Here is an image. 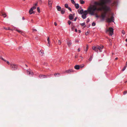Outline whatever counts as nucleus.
<instances>
[{"label": "nucleus", "mask_w": 127, "mask_h": 127, "mask_svg": "<svg viewBox=\"0 0 127 127\" xmlns=\"http://www.w3.org/2000/svg\"><path fill=\"white\" fill-rule=\"evenodd\" d=\"M78 12L80 14H82L84 13V11L83 9H82L81 10H79V9H78Z\"/></svg>", "instance_id": "obj_7"}, {"label": "nucleus", "mask_w": 127, "mask_h": 127, "mask_svg": "<svg viewBox=\"0 0 127 127\" xmlns=\"http://www.w3.org/2000/svg\"><path fill=\"white\" fill-rule=\"evenodd\" d=\"M93 58V57L91 56L90 58L89 59V60L90 61H91L92 60V59Z\"/></svg>", "instance_id": "obj_34"}, {"label": "nucleus", "mask_w": 127, "mask_h": 127, "mask_svg": "<svg viewBox=\"0 0 127 127\" xmlns=\"http://www.w3.org/2000/svg\"><path fill=\"white\" fill-rule=\"evenodd\" d=\"M122 32L123 35H124L125 34V32L124 30H122Z\"/></svg>", "instance_id": "obj_30"}, {"label": "nucleus", "mask_w": 127, "mask_h": 127, "mask_svg": "<svg viewBox=\"0 0 127 127\" xmlns=\"http://www.w3.org/2000/svg\"><path fill=\"white\" fill-rule=\"evenodd\" d=\"M79 1L81 4H83L85 3V1L82 0H80Z\"/></svg>", "instance_id": "obj_21"}, {"label": "nucleus", "mask_w": 127, "mask_h": 127, "mask_svg": "<svg viewBox=\"0 0 127 127\" xmlns=\"http://www.w3.org/2000/svg\"><path fill=\"white\" fill-rule=\"evenodd\" d=\"M69 19L70 20H72L73 19V17L72 14H70L69 16Z\"/></svg>", "instance_id": "obj_15"}, {"label": "nucleus", "mask_w": 127, "mask_h": 127, "mask_svg": "<svg viewBox=\"0 0 127 127\" xmlns=\"http://www.w3.org/2000/svg\"><path fill=\"white\" fill-rule=\"evenodd\" d=\"M61 13L62 14H63L65 12V9L64 8H62L61 10Z\"/></svg>", "instance_id": "obj_18"}, {"label": "nucleus", "mask_w": 127, "mask_h": 127, "mask_svg": "<svg viewBox=\"0 0 127 127\" xmlns=\"http://www.w3.org/2000/svg\"><path fill=\"white\" fill-rule=\"evenodd\" d=\"M77 19V18H75L74 19V21H75Z\"/></svg>", "instance_id": "obj_51"}, {"label": "nucleus", "mask_w": 127, "mask_h": 127, "mask_svg": "<svg viewBox=\"0 0 127 127\" xmlns=\"http://www.w3.org/2000/svg\"><path fill=\"white\" fill-rule=\"evenodd\" d=\"M80 66L78 65H75L74 66V68L76 69H78L80 68Z\"/></svg>", "instance_id": "obj_13"}, {"label": "nucleus", "mask_w": 127, "mask_h": 127, "mask_svg": "<svg viewBox=\"0 0 127 127\" xmlns=\"http://www.w3.org/2000/svg\"><path fill=\"white\" fill-rule=\"evenodd\" d=\"M33 20H31V22H33Z\"/></svg>", "instance_id": "obj_61"}, {"label": "nucleus", "mask_w": 127, "mask_h": 127, "mask_svg": "<svg viewBox=\"0 0 127 127\" xmlns=\"http://www.w3.org/2000/svg\"><path fill=\"white\" fill-rule=\"evenodd\" d=\"M16 30L20 33H22V32L21 31L18 30L17 29H16Z\"/></svg>", "instance_id": "obj_24"}, {"label": "nucleus", "mask_w": 127, "mask_h": 127, "mask_svg": "<svg viewBox=\"0 0 127 127\" xmlns=\"http://www.w3.org/2000/svg\"><path fill=\"white\" fill-rule=\"evenodd\" d=\"M6 62L8 64H10V63L9 62L6 61Z\"/></svg>", "instance_id": "obj_43"}, {"label": "nucleus", "mask_w": 127, "mask_h": 127, "mask_svg": "<svg viewBox=\"0 0 127 127\" xmlns=\"http://www.w3.org/2000/svg\"><path fill=\"white\" fill-rule=\"evenodd\" d=\"M90 21V19L89 18H88L87 21V23H88Z\"/></svg>", "instance_id": "obj_40"}, {"label": "nucleus", "mask_w": 127, "mask_h": 127, "mask_svg": "<svg viewBox=\"0 0 127 127\" xmlns=\"http://www.w3.org/2000/svg\"><path fill=\"white\" fill-rule=\"evenodd\" d=\"M29 13H30V14H32V13H34L33 12V11H31V12H29Z\"/></svg>", "instance_id": "obj_36"}, {"label": "nucleus", "mask_w": 127, "mask_h": 127, "mask_svg": "<svg viewBox=\"0 0 127 127\" xmlns=\"http://www.w3.org/2000/svg\"><path fill=\"white\" fill-rule=\"evenodd\" d=\"M73 70L71 69H69L68 70L66 71L65 72L66 73H69L70 72H73Z\"/></svg>", "instance_id": "obj_12"}, {"label": "nucleus", "mask_w": 127, "mask_h": 127, "mask_svg": "<svg viewBox=\"0 0 127 127\" xmlns=\"http://www.w3.org/2000/svg\"><path fill=\"white\" fill-rule=\"evenodd\" d=\"M57 23H56V22H55L54 23V25L55 26H57Z\"/></svg>", "instance_id": "obj_47"}, {"label": "nucleus", "mask_w": 127, "mask_h": 127, "mask_svg": "<svg viewBox=\"0 0 127 127\" xmlns=\"http://www.w3.org/2000/svg\"><path fill=\"white\" fill-rule=\"evenodd\" d=\"M126 40V42H127V40Z\"/></svg>", "instance_id": "obj_64"}, {"label": "nucleus", "mask_w": 127, "mask_h": 127, "mask_svg": "<svg viewBox=\"0 0 127 127\" xmlns=\"http://www.w3.org/2000/svg\"><path fill=\"white\" fill-rule=\"evenodd\" d=\"M32 31H36V30H35V29H33L32 30Z\"/></svg>", "instance_id": "obj_53"}, {"label": "nucleus", "mask_w": 127, "mask_h": 127, "mask_svg": "<svg viewBox=\"0 0 127 127\" xmlns=\"http://www.w3.org/2000/svg\"><path fill=\"white\" fill-rule=\"evenodd\" d=\"M57 10L58 11H60L61 10V7L59 6H57L56 7Z\"/></svg>", "instance_id": "obj_16"}, {"label": "nucleus", "mask_w": 127, "mask_h": 127, "mask_svg": "<svg viewBox=\"0 0 127 127\" xmlns=\"http://www.w3.org/2000/svg\"><path fill=\"white\" fill-rule=\"evenodd\" d=\"M10 67L13 70H15L17 69L18 65L15 64H10Z\"/></svg>", "instance_id": "obj_4"}, {"label": "nucleus", "mask_w": 127, "mask_h": 127, "mask_svg": "<svg viewBox=\"0 0 127 127\" xmlns=\"http://www.w3.org/2000/svg\"><path fill=\"white\" fill-rule=\"evenodd\" d=\"M111 0H100L99 1H95L94 2V4L96 5H103L107 6L106 4L110 5L111 6L116 5V2L114 1L111 3Z\"/></svg>", "instance_id": "obj_2"}, {"label": "nucleus", "mask_w": 127, "mask_h": 127, "mask_svg": "<svg viewBox=\"0 0 127 127\" xmlns=\"http://www.w3.org/2000/svg\"><path fill=\"white\" fill-rule=\"evenodd\" d=\"M95 25V23L94 22H93L92 24V26H94Z\"/></svg>", "instance_id": "obj_32"}, {"label": "nucleus", "mask_w": 127, "mask_h": 127, "mask_svg": "<svg viewBox=\"0 0 127 127\" xmlns=\"http://www.w3.org/2000/svg\"><path fill=\"white\" fill-rule=\"evenodd\" d=\"M67 8L70 11H71V9L70 7H68Z\"/></svg>", "instance_id": "obj_41"}, {"label": "nucleus", "mask_w": 127, "mask_h": 127, "mask_svg": "<svg viewBox=\"0 0 127 127\" xmlns=\"http://www.w3.org/2000/svg\"><path fill=\"white\" fill-rule=\"evenodd\" d=\"M36 9V7L35 6H33L32 7L29 11V12H30L31 11H33L34 9Z\"/></svg>", "instance_id": "obj_14"}, {"label": "nucleus", "mask_w": 127, "mask_h": 127, "mask_svg": "<svg viewBox=\"0 0 127 127\" xmlns=\"http://www.w3.org/2000/svg\"><path fill=\"white\" fill-rule=\"evenodd\" d=\"M37 10L39 13L40 12V9L39 7H37Z\"/></svg>", "instance_id": "obj_25"}, {"label": "nucleus", "mask_w": 127, "mask_h": 127, "mask_svg": "<svg viewBox=\"0 0 127 127\" xmlns=\"http://www.w3.org/2000/svg\"><path fill=\"white\" fill-rule=\"evenodd\" d=\"M78 52H79L80 51V48H79L78 49Z\"/></svg>", "instance_id": "obj_42"}, {"label": "nucleus", "mask_w": 127, "mask_h": 127, "mask_svg": "<svg viewBox=\"0 0 127 127\" xmlns=\"http://www.w3.org/2000/svg\"><path fill=\"white\" fill-rule=\"evenodd\" d=\"M44 54V52L43 50H41L39 52V54L41 56H42Z\"/></svg>", "instance_id": "obj_17"}, {"label": "nucleus", "mask_w": 127, "mask_h": 127, "mask_svg": "<svg viewBox=\"0 0 127 127\" xmlns=\"http://www.w3.org/2000/svg\"><path fill=\"white\" fill-rule=\"evenodd\" d=\"M49 37H48L47 40H49Z\"/></svg>", "instance_id": "obj_59"}, {"label": "nucleus", "mask_w": 127, "mask_h": 127, "mask_svg": "<svg viewBox=\"0 0 127 127\" xmlns=\"http://www.w3.org/2000/svg\"><path fill=\"white\" fill-rule=\"evenodd\" d=\"M95 51L97 52V53H98V51L97 49L96 46H93L92 48Z\"/></svg>", "instance_id": "obj_10"}, {"label": "nucleus", "mask_w": 127, "mask_h": 127, "mask_svg": "<svg viewBox=\"0 0 127 127\" xmlns=\"http://www.w3.org/2000/svg\"><path fill=\"white\" fill-rule=\"evenodd\" d=\"M91 6L88 7L87 10L84 11V13L82 14V17L85 19L86 18V15L88 14V12L91 15H94L95 13V11L96 10L97 11H102L103 10L104 11L102 12L101 15L100 17L102 19L104 20L106 18V20L107 22L110 23L111 22H114V17L113 14H112L110 18L108 17H106V15L107 12H110L111 11L110 8L109 6H104L103 5H99L95 4Z\"/></svg>", "instance_id": "obj_1"}, {"label": "nucleus", "mask_w": 127, "mask_h": 127, "mask_svg": "<svg viewBox=\"0 0 127 127\" xmlns=\"http://www.w3.org/2000/svg\"><path fill=\"white\" fill-rule=\"evenodd\" d=\"M106 33H108L109 35L112 36L113 34V29L112 28H109V29L106 30Z\"/></svg>", "instance_id": "obj_3"}, {"label": "nucleus", "mask_w": 127, "mask_h": 127, "mask_svg": "<svg viewBox=\"0 0 127 127\" xmlns=\"http://www.w3.org/2000/svg\"><path fill=\"white\" fill-rule=\"evenodd\" d=\"M52 3V0H48V5L49 7H51Z\"/></svg>", "instance_id": "obj_8"}, {"label": "nucleus", "mask_w": 127, "mask_h": 127, "mask_svg": "<svg viewBox=\"0 0 127 127\" xmlns=\"http://www.w3.org/2000/svg\"><path fill=\"white\" fill-rule=\"evenodd\" d=\"M67 44L68 46L70 47L72 44V43L70 41H68L67 42Z\"/></svg>", "instance_id": "obj_11"}, {"label": "nucleus", "mask_w": 127, "mask_h": 127, "mask_svg": "<svg viewBox=\"0 0 127 127\" xmlns=\"http://www.w3.org/2000/svg\"><path fill=\"white\" fill-rule=\"evenodd\" d=\"M87 47L86 50V52L88 50V46L87 45Z\"/></svg>", "instance_id": "obj_33"}, {"label": "nucleus", "mask_w": 127, "mask_h": 127, "mask_svg": "<svg viewBox=\"0 0 127 127\" xmlns=\"http://www.w3.org/2000/svg\"><path fill=\"white\" fill-rule=\"evenodd\" d=\"M118 59V58H116L115 59V60H117V59Z\"/></svg>", "instance_id": "obj_54"}, {"label": "nucleus", "mask_w": 127, "mask_h": 127, "mask_svg": "<svg viewBox=\"0 0 127 127\" xmlns=\"http://www.w3.org/2000/svg\"><path fill=\"white\" fill-rule=\"evenodd\" d=\"M127 93V91H125L123 93L124 95H125Z\"/></svg>", "instance_id": "obj_39"}, {"label": "nucleus", "mask_w": 127, "mask_h": 127, "mask_svg": "<svg viewBox=\"0 0 127 127\" xmlns=\"http://www.w3.org/2000/svg\"><path fill=\"white\" fill-rule=\"evenodd\" d=\"M4 29H5L6 30H11L12 31H13V29H10V28L9 27H8V28H4Z\"/></svg>", "instance_id": "obj_22"}, {"label": "nucleus", "mask_w": 127, "mask_h": 127, "mask_svg": "<svg viewBox=\"0 0 127 127\" xmlns=\"http://www.w3.org/2000/svg\"><path fill=\"white\" fill-rule=\"evenodd\" d=\"M61 40H58V43L59 45H60L61 44Z\"/></svg>", "instance_id": "obj_27"}, {"label": "nucleus", "mask_w": 127, "mask_h": 127, "mask_svg": "<svg viewBox=\"0 0 127 127\" xmlns=\"http://www.w3.org/2000/svg\"><path fill=\"white\" fill-rule=\"evenodd\" d=\"M71 2L72 4H75V1L73 0H71Z\"/></svg>", "instance_id": "obj_28"}, {"label": "nucleus", "mask_w": 127, "mask_h": 127, "mask_svg": "<svg viewBox=\"0 0 127 127\" xmlns=\"http://www.w3.org/2000/svg\"><path fill=\"white\" fill-rule=\"evenodd\" d=\"M96 47L98 50H99V52H101L102 51L101 50L103 48V46L102 45H101L99 46L98 45H96Z\"/></svg>", "instance_id": "obj_5"}, {"label": "nucleus", "mask_w": 127, "mask_h": 127, "mask_svg": "<svg viewBox=\"0 0 127 127\" xmlns=\"http://www.w3.org/2000/svg\"><path fill=\"white\" fill-rule=\"evenodd\" d=\"M22 19L23 20H24L25 19L24 18V17H22Z\"/></svg>", "instance_id": "obj_57"}, {"label": "nucleus", "mask_w": 127, "mask_h": 127, "mask_svg": "<svg viewBox=\"0 0 127 127\" xmlns=\"http://www.w3.org/2000/svg\"><path fill=\"white\" fill-rule=\"evenodd\" d=\"M79 41L78 40H76L75 41V42L76 43H78Z\"/></svg>", "instance_id": "obj_45"}, {"label": "nucleus", "mask_w": 127, "mask_h": 127, "mask_svg": "<svg viewBox=\"0 0 127 127\" xmlns=\"http://www.w3.org/2000/svg\"><path fill=\"white\" fill-rule=\"evenodd\" d=\"M78 31L79 32V33H80L81 32V31H80V30H78Z\"/></svg>", "instance_id": "obj_56"}, {"label": "nucleus", "mask_w": 127, "mask_h": 127, "mask_svg": "<svg viewBox=\"0 0 127 127\" xmlns=\"http://www.w3.org/2000/svg\"><path fill=\"white\" fill-rule=\"evenodd\" d=\"M65 6L66 8H67L68 7V5L67 4H65Z\"/></svg>", "instance_id": "obj_29"}, {"label": "nucleus", "mask_w": 127, "mask_h": 127, "mask_svg": "<svg viewBox=\"0 0 127 127\" xmlns=\"http://www.w3.org/2000/svg\"><path fill=\"white\" fill-rule=\"evenodd\" d=\"M46 43H47V45L48 46H49L50 45V40H46Z\"/></svg>", "instance_id": "obj_19"}, {"label": "nucleus", "mask_w": 127, "mask_h": 127, "mask_svg": "<svg viewBox=\"0 0 127 127\" xmlns=\"http://www.w3.org/2000/svg\"><path fill=\"white\" fill-rule=\"evenodd\" d=\"M126 66H125L124 68L122 69V71H124L126 69Z\"/></svg>", "instance_id": "obj_35"}, {"label": "nucleus", "mask_w": 127, "mask_h": 127, "mask_svg": "<svg viewBox=\"0 0 127 127\" xmlns=\"http://www.w3.org/2000/svg\"><path fill=\"white\" fill-rule=\"evenodd\" d=\"M26 66H27V65L26 64Z\"/></svg>", "instance_id": "obj_63"}, {"label": "nucleus", "mask_w": 127, "mask_h": 127, "mask_svg": "<svg viewBox=\"0 0 127 127\" xmlns=\"http://www.w3.org/2000/svg\"><path fill=\"white\" fill-rule=\"evenodd\" d=\"M36 39H39V38L38 37H35Z\"/></svg>", "instance_id": "obj_46"}, {"label": "nucleus", "mask_w": 127, "mask_h": 127, "mask_svg": "<svg viewBox=\"0 0 127 127\" xmlns=\"http://www.w3.org/2000/svg\"><path fill=\"white\" fill-rule=\"evenodd\" d=\"M72 30H73V29H74V28H73V27H72Z\"/></svg>", "instance_id": "obj_60"}, {"label": "nucleus", "mask_w": 127, "mask_h": 127, "mask_svg": "<svg viewBox=\"0 0 127 127\" xmlns=\"http://www.w3.org/2000/svg\"><path fill=\"white\" fill-rule=\"evenodd\" d=\"M81 57V58H82L83 57Z\"/></svg>", "instance_id": "obj_62"}, {"label": "nucleus", "mask_w": 127, "mask_h": 127, "mask_svg": "<svg viewBox=\"0 0 127 127\" xmlns=\"http://www.w3.org/2000/svg\"><path fill=\"white\" fill-rule=\"evenodd\" d=\"M57 75H58V76H59L60 75V74L59 73H56L54 74V75L55 76H56Z\"/></svg>", "instance_id": "obj_23"}, {"label": "nucleus", "mask_w": 127, "mask_h": 127, "mask_svg": "<svg viewBox=\"0 0 127 127\" xmlns=\"http://www.w3.org/2000/svg\"><path fill=\"white\" fill-rule=\"evenodd\" d=\"M37 3H35L34 4V5L35 6H37Z\"/></svg>", "instance_id": "obj_44"}, {"label": "nucleus", "mask_w": 127, "mask_h": 127, "mask_svg": "<svg viewBox=\"0 0 127 127\" xmlns=\"http://www.w3.org/2000/svg\"><path fill=\"white\" fill-rule=\"evenodd\" d=\"M0 58L2 60L4 61L5 62H6V61L5 60H4L3 58L1 57Z\"/></svg>", "instance_id": "obj_37"}, {"label": "nucleus", "mask_w": 127, "mask_h": 127, "mask_svg": "<svg viewBox=\"0 0 127 127\" xmlns=\"http://www.w3.org/2000/svg\"><path fill=\"white\" fill-rule=\"evenodd\" d=\"M22 48V47H19V49H21Z\"/></svg>", "instance_id": "obj_52"}, {"label": "nucleus", "mask_w": 127, "mask_h": 127, "mask_svg": "<svg viewBox=\"0 0 127 127\" xmlns=\"http://www.w3.org/2000/svg\"><path fill=\"white\" fill-rule=\"evenodd\" d=\"M96 17L98 18L99 17V16L97 14H96Z\"/></svg>", "instance_id": "obj_50"}, {"label": "nucleus", "mask_w": 127, "mask_h": 127, "mask_svg": "<svg viewBox=\"0 0 127 127\" xmlns=\"http://www.w3.org/2000/svg\"><path fill=\"white\" fill-rule=\"evenodd\" d=\"M75 7L77 9H78L79 7V5L77 3H75Z\"/></svg>", "instance_id": "obj_20"}, {"label": "nucleus", "mask_w": 127, "mask_h": 127, "mask_svg": "<svg viewBox=\"0 0 127 127\" xmlns=\"http://www.w3.org/2000/svg\"><path fill=\"white\" fill-rule=\"evenodd\" d=\"M39 77L40 79L46 78H47V76L43 75H40L39 76Z\"/></svg>", "instance_id": "obj_9"}, {"label": "nucleus", "mask_w": 127, "mask_h": 127, "mask_svg": "<svg viewBox=\"0 0 127 127\" xmlns=\"http://www.w3.org/2000/svg\"><path fill=\"white\" fill-rule=\"evenodd\" d=\"M27 73L28 74H31V75H32L33 74L32 71L31 70H27Z\"/></svg>", "instance_id": "obj_6"}, {"label": "nucleus", "mask_w": 127, "mask_h": 127, "mask_svg": "<svg viewBox=\"0 0 127 127\" xmlns=\"http://www.w3.org/2000/svg\"><path fill=\"white\" fill-rule=\"evenodd\" d=\"M75 31L76 32H77V29H75Z\"/></svg>", "instance_id": "obj_49"}, {"label": "nucleus", "mask_w": 127, "mask_h": 127, "mask_svg": "<svg viewBox=\"0 0 127 127\" xmlns=\"http://www.w3.org/2000/svg\"><path fill=\"white\" fill-rule=\"evenodd\" d=\"M71 23V22L70 21H68V23L69 25H70Z\"/></svg>", "instance_id": "obj_38"}, {"label": "nucleus", "mask_w": 127, "mask_h": 127, "mask_svg": "<svg viewBox=\"0 0 127 127\" xmlns=\"http://www.w3.org/2000/svg\"><path fill=\"white\" fill-rule=\"evenodd\" d=\"M85 24V22H84L83 23L81 24V25L82 26H84Z\"/></svg>", "instance_id": "obj_31"}, {"label": "nucleus", "mask_w": 127, "mask_h": 127, "mask_svg": "<svg viewBox=\"0 0 127 127\" xmlns=\"http://www.w3.org/2000/svg\"><path fill=\"white\" fill-rule=\"evenodd\" d=\"M1 13L2 14V16H4V18L6 16V15L5 13H2L1 12Z\"/></svg>", "instance_id": "obj_26"}, {"label": "nucleus", "mask_w": 127, "mask_h": 127, "mask_svg": "<svg viewBox=\"0 0 127 127\" xmlns=\"http://www.w3.org/2000/svg\"><path fill=\"white\" fill-rule=\"evenodd\" d=\"M77 57H78V56H75V58H77Z\"/></svg>", "instance_id": "obj_55"}, {"label": "nucleus", "mask_w": 127, "mask_h": 127, "mask_svg": "<svg viewBox=\"0 0 127 127\" xmlns=\"http://www.w3.org/2000/svg\"><path fill=\"white\" fill-rule=\"evenodd\" d=\"M127 66V61L126 63V66Z\"/></svg>", "instance_id": "obj_58"}, {"label": "nucleus", "mask_w": 127, "mask_h": 127, "mask_svg": "<svg viewBox=\"0 0 127 127\" xmlns=\"http://www.w3.org/2000/svg\"><path fill=\"white\" fill-rule=\"evenodd\" d=\"M84 66V65H83V66H80V67L81 68H82Z\"/></svg>", "instance_id": "obj_48"}]
</instances>
